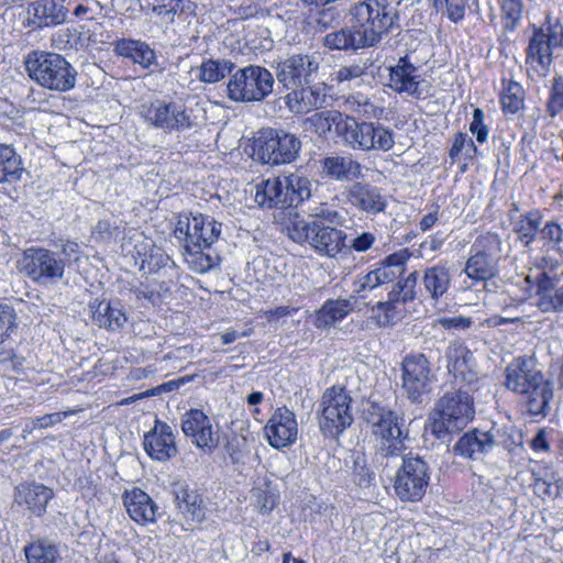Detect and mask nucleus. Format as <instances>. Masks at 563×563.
Returning a JSON list of instances; mask_svg holds the SVG:
<instances>
[{
	"label": "nucleus",
	"instance_id": "1",
	"mask_svg": "<svg viewBox=\"0 0 563 563\" xmlns=\"http://www.w3.org/2000/svg\"><path fill=\"white\" fill-rule=\"evenodd\" d=\"M363 417L372 426L376 439L374 464L387 477L393 476L395 495L401 501H419L426 495L431 470L419 455L405 454V430L402 415L375 401H368Z\"/></svg>",
	"mask_w": 563,
	"mask_h": 563
},
{
	"label": "nucleus",
	"instance_id": "2",
	"mask_svg": "<svg viewBox=\"0 0 563 563\" xmlns=\"http://www.w3.org/2000/svg\"><path fill=\"white\" fill-rule=\"evenodd\" d=\"M140 113L150 125L166 133L197 130L207 120L206 109L199 102L191 106L157 99L148 104H142Z\"/></svg>",
	"mask_w": 563,
	"mask_h": 563
},
{
	"label": "nucleus",
	"instance_id": "3",
	"mask_svg": "<svg viewBox=\"0 0 563 563\" xmlns=\"http://www.w3.org/2000/svg\"><path fill=\"white\" fill-rule=\"evenodd\" d=\"M353 24L369 47L399 26V11L389 0H363L349 9Z\"/></svg>",
	"mask_w": 563,
	"mask_h": 563
},
{
	"label": "nucleus",
	"instance_id": "4",
	"mask_svg": "<svg viewBox=\"0 0 563 563\" xmlns=\"http://www.w3.org/2000/svg\"><path fill=\"white\" fill-rule=\"evenodd\" d=\"M24 65L29 77L45 89L65 92L76 85V69L59 54L33 51L25 57Z\"/></svg>",
	"mask_w": 563,
	"mask_h": 563
},
{
	"label": "nucleus",
	"instance_id": "5",
	"mask_svg": "<svg viewBox=\"0 0 563 563\" xmlns=\"http://www.w3.org/2000/svg\"><path fill=\"white\" fill-rule=\"evenodd\" d=\"M474 413V402L468 391H448L435 404L431 433L444 440L448 434L463 430L473 420Z\"/></svg>",
	"mask_w": 563,
	"mask_h": 563
},
{
	"label": "nucleus",
	"instance_id": "6",
	"mask_svg": "<svg viewBox=\"0 0 563 563\" xmlns=\"http://www.w3.org/2000/svg\"><path fill=\"white\" fill-rule=\"evenodd\" d=\"M252 148L254 161L274 167L295 162L301 150V141L283 129L265 128L257 132Z\"/></svg>",
	"mask_w": 563,
	"mask_h": 563
},
{
	"label": "nucleus",
	"instance_id": "7",
	"mask_svg": "<svg viewBox=\"0 0 563 563\" xmlns=\"http://www.w3.org/2000/svg\"><path fill=\"white\" fill-rule=\"evenodd\" d=\"M343 145L361 152H388L395 145L394 132L380 123L357 121L346 115L341 128Z\"/></svg>",
	"mask_w": 563,
	"mask_h": 563
},
{
	"label": "nucleus",
	"instance_id": "8",
	"mask_svg": "<svg viewBox=\"0 0 563 563\" xmlns=\"http://www.w3.org/2000/svg\"><path fill=\"white\" fill-rule=\"evenodd\" d=\"M320 408V430L327 438L338 439L353 423L352 397L344 386L327 388Z\"/></svg>",
	"mask_w": 563,
	"mask_h": 563
},
{
	"label": "nucleus",
	"instance_id": "9",
	"mask_svg": "<svg viewBox=\"0 0 563 563\" xmlns=\"http://www.w3.org/2000/svg\"><path fill=\"white\" fill-rule=\"evenodd\" d=\"M274 84V76L268 69L249 65L231 75L227 85L228 97L235 102L263 101L273 92Z\"/></svg>",
	"mask_w": 563,
	"mask_h": 563
},
{
	"label": "nucleus",
	"instance_id": "10",
	"mask_svg": "<svg viewBox=\"0 0 563 563\" xmlns=\"http://www.w3.org/2000/svg\"><path fill=\"white\" fill-rule=\"evenodd\" d=\"M563 47V25L559 19L550 14L539 29H534L533 35L527 47L526 62L539 75L545 76L553 60V51Z\"/></svg>",
	"mask_w": 563,
	"mask_h": 563
},
{
	"label": "nucleus",
	"instance_id": "11",
	"mask_svg": "<svg viewBox=\"0 0 563 563\" xmlns=\"http://www.w3.org/2000/svg\"><path fill=\"white\" fill-rule=\"evenodd\" d=\"M417 272H411L404 280L395 284L385 301L376 303V319L379 325H388L401 320L408 312L407 305L416 298Z\"/></svg>",
	"mask_w": 563,
	"mask_h": 563
},
{
	"label": "nucleus",
	"instance_id": "12",
	"mask_svg": "<svg viewBox=\"0 0 563 563\" xmlns=\"http://www.w3.org/2000/svg\"><path fill=\"white\" fill-rule=\"evenodd\" d=\"M401 389L412 402H421L431 390V364L422 353H411L401 362Z\"/></svg>",
	"mask_w": 563,
	"mask_h": 563
},
{
	"label": "nucleus",
	"instance_id": "13",
	"mask_svg": "<svg viewBox=\"0 0 563 563\" xmlns=\"http://www.w3.org/2000/svg\"><path fill=\"white\" fill-rule=\"evenodd\" d=\"M275 77L284 88L311 84L312 77L318 73L319 62L309 54H295L277 63Z\"/></svg>",
	"mask_w": 563,
	"mask_h": 563
},
{
	"label": "nucleus",
	"instance_id": "14",
	"mask_svg": "<svg viewBox=\"0 0 563 563\" xmlns=\"http://www.w3.org/2000/svg\"><path fill=\"white\" fill-rule=\"evenodd\" d=\"M54 496L52 487L36 481H23L13 489L12 507L41 518L46 514L47 506Z\"/></svg>",
	"mask_w": 563,
	"mask_h": 563
},
{
	"label": "nucleus",
	"instance_id": "15",
	"mask_svg": "<svg viewBox=\"0 0 563 563\" xmlns=\"http://www.w3.org/2000/svg\"><path fill=\"white\" fill-rule=\"evenodd\" d=\"M543 380L544 375L531 357L518 356L505 369V387L519 396Z\"/></svg>",
	"mask_w": 563,
	"mask_h": 563
},
{
	"label": "nucleus",
	"instance_id": "16",
	"mask_svg": "<svg viewBox=\"0 0 563 563\" xmlns=\"http://www.w3.org/2000/svg\"><path fill=\"white\" fill-rule=\"evenodd\" d=\"M289 238L298 244L308 243L309 246H347L346 233L331 227H324L317 222L311 224L305 222L296 223L289 230Z\"/></svg>",
	"mask_w": 563,
	"mask_h": 563
},
{
	"label": "nucleus",
	"instance_id": "17",
	"mask_svg": "<svg viewBox=\"0 0 563 563\" xmlns=\"http://www.w3.org/2000/svg\"><path fill=\"white\" fill-rule=\"evenodd\" d=\"M410 257L408 249H401L385 258L379 267L362 276L356 283L355 291L373 290L378 286L394 282L405 272V264Z\"/></svg>",
	"mask_w": 563,
	"mask_h": 563
},
{
	"label": "nucleus",
	"instance_id": "18",
	"mask_svg": "<svg viewBox=\"0 0 563 563\" xmlns=\"http://www.w3.org/2000/svg\"><path fill=\"white\" fill-rule=\"evenodd\" d=\"M23 267L33 279L62 277L64 261L49 249H25Z\"/></svg>",
	"mask_w": 563,
	"mask_h": 563
},
{
	"label": "nucleus",
	"instance_id": "19",
	"mask_svg": "<svg viewBox=\"0 0 563 563\" xmlns=\"http://www.w3.org/2000/svg\"><path fill=\"white\" fill-rule=\"evenodd\" d=\"M181 430L199 449L212 452L218 446L211 419L200 409H190L181 416Z\"/></svg>",
	"mask_w": 563,
	"mask_h": 563
},
{
	"label": "nucleus",
	"instance_id": "20",
	"mask_svg": "<svg viewBox=\"0 0 563 563\" xmlns=\"http://www.w3.org/2000/svg\"><path fill=\"white\" fill-rule=\"evenodd\" d=\"M143 446L146 454L158 462H166L178 453L174 429L159 419H155L154 427L144 434Z\"/></svg>",
	"mask_w": 563,
	"mask_h": 563
},
{
	"label": "nucleus",
	"instance_id": "21",
	"mask_svg": "<svg viewBox=\"0 0 563 563\" xmlns=\"http://www.w3.org/2000/svg\"><path fill=\"white\" fill-rule=\"evenodd\" d=\"M268 443L275 449L289 446L297 440L298 423L287 407L275 410L264 428Z\"/></svg>",
	"mask_w": 563,
	"mask_h": 563
},
{
	"label": "nucleus",
	"instance_id": "22",
	"mask_svg": "<svg viewBox=\"0 0 563 563\" xmlns=\"http://www.w3.org/2000/svg\"><path fill=\"white\" fill-rule=\"evenodd\" d=\"M446 367L455 380L471 385L478 379L477 364L473 352L461 342H452L445 351Z\"/></svg>",
	"mask_w": 563,
	"mask_h": 563
},
{
	"label": "nucleus",
	"instance_id": "23",
	"mask_svg": "<svg viewBox=\"0 0 563 563\" xmlns=\"http://www.w3.org/2000/svg\"><path fill=\"white\" fill-rule=\"evenodd\" d=\"M426 80L417 75V67L407 56L400 57L397 64L389 69V87L398 93H407L420 99L423 95Z\"/></svg>",
	"mask_w": 563,
	"mask_h": 563
},
{
	"label": "nucleus",
	"instance_id": "24",
	"mask_svg": "<svg viewBox=\"0 0 563 563\" xmlns=\"http://www.w3.org/2000/svg\"><path fill=\"white\" fill-rule=\"evenodd\" d=\"M285 89L288 90L283 98L285 106L294 114L309 113L325 102V93L319 85L303 84Z\"/></svg>",
	"mask_w": 563,
	"mask_h": 563
},
{
	"label": "nucleus",
	"instance_id": "25",
	"mask_svg": "<svg viewBox=\"0 0 563 563\" xmlns=\"http://www.w3.org/2000/svg\"><path fill=\"white\" fill-rule=\"evenodd\" d=\"M340 197L327 184L316 181L311 198L308 203V212L317 218H322L331 223H336L341 219L339 214Z\"/></svg>",
	"mask_w": 563,
	"mask_h": 563
},
{
	"label": "nucleus",
	"instance_id": "26",
	"mask_svg": "<svg viewBox=\"0 0 563 563\" xmlns=\"http://www.w3.org/2000/svg\"><path fill=\"white\" fill-rule=\"evenodd\" d=\"M347 201L366 213L383 212L387 206L382 189L368 183L355 181L346 188Z\"/></svg>",
	"mask_w": 563,
	"mask_h": 563
},
{
	"label": "nucleus",
	"instance_id": "27",
	"mask_svg": "<svg viewBox=\"0 0 563 563\" xmlns=\"http://www.w3.org/2000/svg\"><path fill=\"white\" fill-rule=\"evenodd\" d=\"M288 176L274 177L256 185L255 201L266 208H290Z\"/></svg>",
	"mask_w": 563,
	"mask_h": 563
},
{
	"label": "nucleus",
	"instance_id": "28",
	"mask_svg": "<svg viewBox=\"0 0 563 563\" xmlns=\"http://www.w3.org/2000/svg\"><path fill=\"white\" fill-rule=\"evenodd\" d=\"M494 435L488 431L473 429L464 433L453 446V452L473 461L482 460L494 449Z\"/></svg>",
	"mask_w": 563,
	"mask_h": 563
},
{
	"label": "nucleus",
	"instance_id": "29",
	"mask_svg": "<svg viewBox=\"0 0 563 563\" xmlns=\"http://www.w3.org/2000/svg\"><path fill=\"white\" fill-rule=\"evenodd\" d=\"M536 306L543 313H563V286L556 287L555 276L540 272L536 276Z\"/></svg>",
	"mask_w": 563,
	"mask_h": 563
},
{
	"label": "nucleus",
	"instance_id": "30",
	"mask_svg": "<svg viewBox=\"0 0 563 563\" xmlns=\"http://www.w3.org/2000/svg\"><path fill=\"white\" fill-rule=\"evenodd\" d=\"M30 24L43 29L62 24L66 21L68 8L55 0H36L27 8Z\"/></svg>",
	"mask_w": 563,
	"mask_h": 563
},
{
	"label": "nucleus",
	"instance_id": "31",
	"mask_svg": "<svg viewBox=\"0 0 563 563\" xmlns=\"http://www.w3.org/2000/svg\"><path fill=\"white\" fill-rule=\"evenodd\" d=\"M124 507L139 525L155 522L158 507L152 497L141 488L134 487L122 496Z\"/></svg>",
	"mask_w": 563,
	"mask_h": 563
},
{
	"label": "nucleus",
	"instance_id": "32",
	"mask_svg": "<svg viewBox=\"0 0 563 563\" xmlns=\"http://www.w3.org/2000/svg\"><path fill=\"white\" fill-rule=\"evenodd\" d=\"M175 504L179 512L196 523L206 520V506L200 494L187 485H180L174 490Z\"/></svg>",
	"mask_w": 563,
	"mask_h": 563
},
{
	"label": "nucleus",
	"instance_id": "33",
	"mask_svg": "<svg viewBox=\"0 0 563 563\" xmlns=\"http://www.w3.org/2000/svg\"><path fill=\"white\" fill-rule=\"evenodd\" d=\"M552 398V384L545 379L534 388L520 395V404L529 416L544 418L550 411V400Z\"/></svg>",
	"mask_w": 563,
	"mask_h": 563
},
{
	"label": "nucleus",
	"instance_id": "34",
	"mask_svg": "<svg viewBox=\"0 0 563 563\" xmlns=\"http://www.w3.org/2000/svg\"><path fill=\"white\" fill-rule=\"evenodd\" d=\"M114 52L119 56L130 59L133 64L140 65L143 69H147L157 63L155 51L147 43L140 40L121 38L115 42Z\"/></svg>",
	"mask_w": 563,
	"mask_h": 563
},
{
	"label": "nucleus",
	"instance_id": "35",
	"mask_svg": "<svg viewBox=\"0 0 563 563\" xmlns=\"http://www.w3.org/2000/svg\"><path fill=\"white\" fill-rule=\"evenodd\" d=\"M324 47L331 51H358L369 47L363 36L353 24L329 32L322 38Z\"/></svg>",
	"mask_w": 563,
	"mask_h": 563
},
{
	"label": "nucleus",
	"instance_id": "36",
	"mask_svg": "<svg viewBox=\"0 0 563 563\" xmlns=\"http://www.w3.org/2000/svg\"><path fill=\"white\" fill-rule=\"evenodd\" d=\"M464 272L468 278L475 282L492 279L497 272V257L489 249L479 250L467 260Z\"/></svg>",
	"mask_w": 563,
	"mask_h": 563
},
{
	"label": "nucleus",
	"instance_id": "37",
	"mask_svg": "<svg viewBox=\"0 0 563 563\" xmlns=\"http://www.w3.org/2000/svg\"><path fill=\"white\" fill-rule=\"evenodd\" d=\"M322 173L335 180H346L358 177L362 166L350 156H327L321 162Z\"/></svg>",
	"mask_w": 563,
	"mask_h": 563
},
{
	"label": "nucleus",
	"instance_id": "38",
	"mask_svg": "<svg viewBox=\"0 0 563 563\" xmlns=\"http://www.w3.org/2000/svg\"><path fill=\"white\" fill-rule=\"evenodd\" d=\"M92 320L100 328L117 331L128 321L126 314L119 302L100 301L92 306Z\"/></svg>",
	"mask_w": 563,
	"mask_h": 563
},
{
	"label": "nucleus",
	"instance_id": "39",
	"mask_svg": "<svg viewBox=\"0 0 563 563\" xmlns=\"http://www.w3.org/2000/svg\"><path fill=\"white\" fill-rule=\"evenodd\" d=\"M205 218L206 216L200 213L196 216H180L175 225V238L179 242H184V246H200L199 238H201V231L203 230Z\"/></svg>",
	"mask_w": 563,
	"mask_h": 563
},
{
	"label": "nucleus",
	"instance_id": "40",
	"mask_svg": "<svg viewBox=\"0 0 563 563\" xmlns=\"http://www.w3.org/2000/svg\"><path fill=\"white\" fill-rule=\"evenodd\" d=\"M142 250L143 252L137 251L136 255L131 251L129 253H131L134 265L139 266L140 271H143L144 274L157 273L161 268L175 265L174 261L165 253L164 249Z\"/></svg>",
	"mask_w": 563,
	"mask_h": 563
},
{
	"label": "nucleus",
	"instance_id": "41",
	"mask_svg": "<svg viewBox=\"0 0 563 563\" xmlns=\"http://www.w3.org/2000/svg\"><path fill=\"white\" fill-rule=\"evenodd\" d=\"M235 64L230 59L203 58L196 69V77L203 84H216L232 74Z\"/></svg>",
	"mask_w": 563,
	"mask_h": 563
},
{
	"label": "nucleus",
	"instance_id": "42",
	"mask_svg": "<svg viewBox=\"0 0 563 563\" xmlns=\"http://www.w3.org/2000/svg\"><path fill=\"white\" fill-rule=\"evenodd\" d=\"M353 310L350 299H329L317 311L316 325L329 328L345 318Z\"/></svg>",
	"mask_w": 563,
	"mask_h": 563
},
{
	"label": "nucleus",
	"instance_id": "43",
	"mask_svg": "<svg viewBox=\"0 0 563 563\" xmlns=\"http://www.w3.org/2000/svg\"><path fill=\"white\" fill-rule=\"evenodd\" d=\"M344 114L336 110H327L317 112L311 115L307 122L311 130L321 137H328L332 130L338 136H341V128L343 129Z\"/></svg>",
	"mask_w": 563,
	"mask_h": 563
},
{
	"label": "nucleus",
	"instance_id": "44",
	"mask_svg": "<svg viewBox=\"0 0 563 563\" xmlns=\"http://www.w3.org/2000/svg\"><path fill=\"white\" fill-rule=\"evenodd\" d=\"M27 563H55L59 558L56 543L47 538H41L24 547Z\"/></svg>",
	"mask_w": 563,
	"mask_h": 563
},
{
	"label": "nucleus",
	"instance_id": "45",
	"mask_svg": "<svg viewBox=\"0 0 563 563\" xmlns=\"http://www.w3.org/2000/svg\"><path fill=\"white\" fill-rule=\"evenodd\" d=\"M183 257L189 268L200 274L216 267L220 262L214 249H184Z\"/></svg>",
	"mask_w": 563,
	"mask_h": 563
},
{
	"label": "nucleus",
	"instance_id": "46",
	"mask_svg": "<svg viewBox=\"0 0 563 563\" xmlns=\"http://www.w3.org/2000/svg\"><path fill=\"white\" fill-rule=\"evenodd\" d=\"M22 173L21 158L14 148L0 143V183L19 180Z\"/></svg>",
	"mask_w": 563,
	"mask_h": 563
},
{
	"label": "nucleus",
	"instance_id": "47",
	"mask_svg": "<svg viewBox=\"0 0 563 563\" xmlns=\"http://www.w3.org/2000/svg\"><path fill=\"white\" fill-rule=\"evenodd\" d=\"M314 183L316 181H312L308 177L298 174L288 175V187L290 191L289 203H291V207L297 208L305 202L309 203Z\"/></svg>",
	"mask_w": 563,
	"mask_h": 563
},
{
	"label": "nucleus",
	"instance_id": "48",
	"mask_svg": "<svg viewBox=\"0 0 563 563\" xmlns=\"http://www.w3.org/2000/svg\"><path fill=\"white\" fill-rule=\"evenodd\" d=\"M423 285L431 298L438 300L449 289L450 275L443 267L429 268L424 273Z\"/></svg>",
	"mask_w": 563,
	"mask_h": 563
},
{
	"label": "nucleus",
	"instance_id": "49",
	"mask_svg": "<svg viewBox=\"0 0 563 563\" xmlns=\"http://www.w3.org/2000/svg\"><path fill=\"white\" fill-rule=\"evenodd\" d=\"M504 88L500 95V103L505 113H516L523 108L525 90L517 81H503Z\"/></svg>",
	"mask_w": 563,
	"mask_h": 563
},
{
	"label": "nucleus",
	"instance_id": "50",
	"mask_svg": "<svg viewBox=\"0 0 563 563\" xmlns=\"http://www.w3.org/2000/svg\"><path fill=\"white\" fill-rule=\"evenodd\" d=\"M462 154L465 158L473 159L477 155V147L466 133L459 132L455 134L450 150V158L455 162Z\"/></svg>",
	"mask_w": 563,
	"mask_h": 563
},
{
	"label": "nucleus",
	"instance_id": "51",
	"mask_svg": "<svg viewBox=\"0 0 563 563\" xmlns=\"http://www.w3.org/2000/svg\"><path fill=\"white\" fill-rule=\"evenodd\" d=\"M545 110L551 118L563 111V77L561 75H556L552 80Z\"/></svg>",
	"mask_w": 563,
	"mask_h": 563
},
{
	"label": "nucleus",
	"instance_id": "52",
	"mask_svg": "<svg viewBox=\"0 0 563 563\" xmlns=\"http://www.w3.org/2000/svg\"><path fill=\"white\" fill-rule=\"evenodd\" d=\"M494 435V448L501 445L505 450L511 452L516 446L521 445L522 437L519 432L512 430V428H495L490 429Z\"/></svg>",
	"mask_w": 563,
	"mask_h": 563
},
{
	"label": "nucleus",
	"instance_id": "53",
	"mask_svg": "<svg viewBox=\"0 0 563 563\" xmlns=\"http://www.w3.org/2000/svg\"><path fill=\"white\" fill-rule=\"evenodd\" d=\"M341 13L335 8H324L318 12L316 18V29L319 32H325L340 25Z\"/></svg>",
	"mask_w": 563,
	"mask_h": 563
},
{
	"label": "nucleus",
	"instance_id": "54",
	"mask_svg": "<svg viewBox=\"0 0 563 563\" xmlns=\"http://www.w3.org/2000/svg\"><path fill=\"white\" fill-rule=\"evenodd\" d=\"M346 104L352 111L357 112L362 115L373 117L376 114V107L366 95H351L346 99Z\"/></svg>",
	"mask_w": 563,
	"mask_h": 563
},
{
	"label": "nucleus",
	"instance_id": "55",
	"mask_svg": "<svg viewBox=\"0 0 563 563\" xmlns=\"http://www.w3.org/2000/svg\"><path fill=\"white\" fill-rule=\"evenodd\" d=\"M119 234V229L117 227H112L109 221L101 220L99 221L92 230V239L95 243L99 244H110L112 243V238Z\"/></svg>",
	"mask_w": 563,
	"mask_h": 563
},
{
	"label": "nucleus",
	"instance_id": "56",
	"mask_svg": "<svg viewBox=\"0 0 563 563\" xmlns=\"http://www.w3.org/2000/svg\"><path fill=\"white\" fill-rule=\"evenodd\" d=\"M367 67L365 64H351L341 66L334 71V80L338 82L351 81L361 78L366 74Z\"/></svg>",
	"mask_w": 563,
	"mask_h": 563
},
{
	"label": "nucleus",
	"instance_id": "57",
	"mask_svg": "<svg viewBox=\"0 0 563 563\" xmlns=\"http://www.w3.org/2000/svg\"><path fill=\"white\" fill-rule=\"evenodd\" d=\"M221 233V223L214 221L212 218H205L203 230L201 231V238H199L200 246H211L216 243Z\"/></svg>",
	"mask_w": 563,
	"mask_h": 563
},
{
	"label": "nucleus",
	"instance_id": "58",
	"mask_svg": "<svg viewBox=\"0 0 563 563\" xmlns=\"http://www.w3.org/2000/svg\"><path fill=\"white\" fill-rule=\"evenodd\" d=\"M25 358L12 352H3L0 354V369L3 372H12L15 374L25 371Z\"/></svg>",
	"mask_w": 563,
	"mask_h": 563
},
{
	"label": "nucleus",
	"instance_id": "59",
	"mask_svg": "<svg viewBox=\"0 0 563 563\" xmlns=\"http://www.w3.org/2000/svg\"><path fill=\"white\" fill-rule=\"evenodd\" d=\"M471 133L476 137L478 143H485L488 139V126L484 123V111L476 108L473 111V120L470 124Z\"/></svg>",
	"mask_w": 563,
	"mask_h": 563
},
{
	"label": "nucleus",
	"instance_id": "60",
	"mask_svg": "<svg viewBox=\"0 0 563 563\" xmlns=\"http://www.w3.org/2000/svg\"><path fill=\"white\" fill-rule=\"evenodd\" d=\"M15 313L11 306L0 303V343L9 336V331L14 327Z\"/></svg>",
	"mask_w": 563,
	"mask_h": 563
},
{
	"label": "nucleus",
	"instance_id": "61",
	"mask_svg": "<svg viewBox=\"0 0 563 563\" xmlns=\"http://www.w3.org/2000/svg\"><path fill=\"white\" fill-rule=\"evenodd\" d=\"M255 497V507L262 514H269L277 505V496L274 493L257 490Z\"/></svg>",
	"mask_w": 563,
	"mask_h": 563
},
{
	"label": "nucleus",
	"instance_id": "62",
	"mask_svg": "<svg viewBox=\"0 0 563 563\" xmlns=\"http://www.w3.org/2000/svg\"><path fill=\"white\" fill-rule=\"evenodd\" d=\"M438 324L446 330H466L473 324V320L470 317L456 316V317H442L437 320Z\"/></svg>",
	"mask_w": 563,
	"mask_h": 563
},
{
	"label": "nucleus",
	"instance_id": "63",
	"mask_svg": "<svg viewBox=\"0 0 563 563\" xmlns=\"http://www.w3.org/2000/svg\"><path fill=\"white\" fill-rule=\"evenodd\" d=\"M177 4L174 0H153V12L168 22L174 21V5Z\"/></svg>",
	"mask_w": 563,
	"mask_h": 563
},
{
	"label": "nucleus",
	"instance_id": "64",
	"mask_svg": "<svg viewBox=\"0 0 563 563\" xmlns=\"http://www.w3.org/2000/svg\"><path fill=\"white\" fill-rule=\"evenodd\" d=\"M66 417V412H55V413H48L44 415L42 417H38L32 421L33 426L32 429H45L48 427H53L56 423H59L63 418Z\"/></svg>",
	"mask_w": 563,
	"mask_h": 563
}]
</instances>
